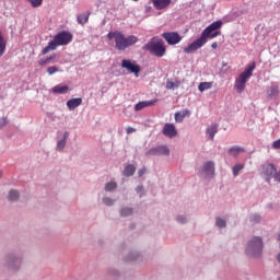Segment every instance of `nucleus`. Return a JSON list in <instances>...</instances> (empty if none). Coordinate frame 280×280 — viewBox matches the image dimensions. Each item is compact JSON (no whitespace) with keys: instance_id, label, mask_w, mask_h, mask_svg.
Segmentation results:
<instances>
[{"instance_id":"obj_26","label":"nucleus","mask_w":280,"mask_h":280,"mask_svg":"<svg viewBox=\"0 0 280 280\" xmlns=\"http://www.w3.org/2000/svg\"><path fill=\"white\" fill-rule=\"evenodd\" d=\"M178 86H180V81H166V89H168V91H174V89H178Z\"/></svg>"},{"instance_id":"obj_44","label":"nucleus","mask_w":280,"mask_h":280,"mask_svg":"<svg viewBox=\"0 0 280 280\" xmlns=\"http://www.w3.org/2000/svg\"><path fill=\"white\" fill-rule=\"evenodd\" d=\"M211 47L212 49H218V42L212 43Z\"/></svg>"},{"instance_id":"obj_34","label":"nucleus","mask_w":280,"mask_h":280,"mask_svg":"<svg viewBox=\"0 0 280 280\" xmlns=\"http://www.w3.org/2000/svg\"><path fill=\"white\" fill-rule=\"evenodd\" d=\"M119 31H115V32H109L108 34H107V38H109V39H115V40H117V36H119Z\"/></svg>"},{"instance_id":"obj_39","label":"nucleus","mask_w":280,"mask_h":280,"mask_svg":"<svg viewBox=\"0 0 280 280\" xmlns=\"http://www.w3.org/2000/svg\"><path fill=\"white\" fill-rule=\"evenodd\" d=\"M5 124H8V119L2 118V119L0 120V128H3V126H5Z\"/></svg>"},{"instance_id":"obj_43","label":"nucleus","mask_w":280,"mask_h":280,"mask_svg":"<svg viewBox=\"0 0 280 280\" xmlns=\"http://www.w3.org/2000/svg\"><path fill=\"white\" fill-rule=\"evenodd\" d=\"M259 215H253L252 217V220L254 221V222H259Z\"/></svg>"},{"instance_id":"obj_25","label":"nucleus","mask_w":280,"mask_h":280,"mask_svg":"<svg viewBox=\"0 0 280 280\" xmlns=\"http://www.w3.org/2000/svg\"><path fill=\"white\" fill-rule=\"evenodd\" d=\"M135 172H137V168L135 167V165L129 164L125 167L124 175L127 176V177L128 176H133Z\"/></svg>"},{"instance_id":"obj_27","label":"nucleus","mask_w":280,"mask_h":280,"mask_svg":"<svg viewBox=\"0 0 280 280\" xmlns=\"http://www.w3.org/2000/svg\"><path fill=\"white\" fill-rule=\"evenodd\" d=\"M56 58V55H51L50 57L46 58V59H40L38 61V65L40 67H46V65H49V62H51V60H54Z\"/></svg>"},{"instance_id":"obj_42","label":"nucleus","mask_w":280,"mask_h":280,"mask_svg":"<svg viewBox=\"0 0 280 280\" xmlns=\"http://www.w3.org/2000/svg\"><path fill=\"white\" fill-rule=\"evenodd\" d=\"M273 178H275L278 183H280V171L275 174Z\"/></svg>"},{"instance_id":"obj_2","label":"nucleus","mask_w":280,"mask_h":280,"mask_svg":"<svg viewBox=\"0 0 280 280\" xmlns=\"http://www.w3.org/2000/svg\"><path fill=\"white\" fill-rule=\"evenodd\" d=\"M143 51H149L152 56L156 58H163L165 56L167 48H165V42L159 36L152 37L143 47Z\"/></svg>"},{"instance_id":"obj_33","label":"nucleus","mask_w":280,"mask_h":280,"mask_svg":"<svg viewBox=\"0 0 280 280\" xmlns=\"http://www.w3.org/2000/svg\"><path fill=\"white\" fill-rule=\"evenodd\" d=\"M215 224L219 226V229H224V226H226V221H224V219L218 218Z\"/></svg>"},{"instance_id":"obj_4","label":"nucleus","mask_w":280,"mask_h":280,"mask_svg":"<svg viewBox=\"0 0 280 280\" xmlns=\"http://www.w3.org/2000/svg\"><path fill=\"white\" fill-rule=\"evenodd\" d=\"M256 63L252 62L246 67V69L236 78L234 83V89L236 93H244L246 90V82H248V78L253 75V71H255Z\"/></svg>"},{"instance_id":"obj_20","label":"nucleus","mask_w":280,"mask_h":280,"mask_svg":"<svg viewBox=\"0 0 280 280\" xmlns=\"http://www.w3.org/2000/svg\"><path fill=\"white\" fill-rule=\"evenodd\" d=\"M207 135H209L211 141H213L215 135H218V124H212L210 127H208Z\"/></svg>"},{"instance_id":"obj_40","label":"nucleus","mask_w":280,"mask_h":280,"mask_svg":"<svg viewBox=\"0 0 280 280\" xmlns=\"http://www.w3.org/2000/svg\"><path fill=\"white\" fill-rule=\"evenodd\" d=\"M145 172H147L145 167L139 170L138 171V176H140V177L143 176V174H145Z\"/></svg>"},{"instance_id":"obj_17","label":"nucleus","mask_w":280,"mask_h":280,"mask_svg":"<svg viewBox=\"0 0 280 280\" xmlns=\"http://www.w3.org/2000/svg\"><path fill=\"white\" fill-rule=\"evenodd\" d=\"M81 104H82V97L71 98L67 102V106L69 110H75V108H78V106H81Z\"/></svg>"},{"instance_id":"obj_19","label":"nucleus","mask_w":280,"mask_h":280,"mask_svg":"<svg viewBox=\"0 0 280 280\" xmlns=\"http://www.w3.org/2000/svg\"><path fill=\"white\" fill-rule=\"evenodd\" d=\"M8 47V40L3 37V32L0 30V58L5 54V48Z\"/></svg>"},{"instance_id":"obj_13","label":"nucleus","mask_w":280,"mask_h":280,"mask_svg":"<svg viewBox=\"0 0 280 280\" xmlns=\"http://www.w3.org/2000/svg\"><path fill=\"white\" fill-rule=\"evenodd\" d=\"M279 95V84L276 82H271V85L267 90V97L272 100Z\"/></svg>"},{"instance_id":"obj_31","label":"nucleus","mask_w":280,"mask_h":280,"mask_svg":"<svg viewBox=\"0 0 280 280\" xmlns=\"http://www.w3.org/2000/svg\"><path fill=\"white\" fill-rule=\"evenodd\" d=\"M244 167V164H236L233 167V176H238L240 172H242V168Z\"/></svg>"},{"instance_id":"obj_35","label":"nucleus","mask_w":280,"mask_h":280,"mask_svg":"<svg viewBox=\"0 0 280 280\" xmlns=\"http://www.w3.org/2000/svg\"><path fill=\"white\" fill-rule=\"evenodd\" d=\"M48 75H54V73H58V68L56 66H51L47 68Z\"/></svg>"},{"instance_id":"obj_10","label":"nucleus","mask_w":280,"mask_h":280,"mask_svg":"<svg viewBox=\"0 0 280 280\" xmlns=\"http://www.w3.org/2000/svg\"><path fill=\"white\" fill-rule=\"evenodd\" d=\"M201 174H203L206 178H209V176L212 177L215 174V164L211 161L203 164Z\"/></svg>"},{"instance_id":"obj_21","label":"nucleus","mask_w":280,"mask_h":280,"mask_svg":"<svg viewBox=\"0 0 280 280\" xmlns=\"http://www.w3.org/2000/svg\"><path fill=\"white\" fill-rule=\"evenodd\" d=\"M69 92V86L67 85H56L52 88V93H57L59 95H65V93Z\"/></svg>"},{"instance_id":"obj_6","label":"nucleus","mask_w":280,"mask_h":280,"mask_svg":"<svg viewBox=\"0 0 280 280\" xmlns=\"http://www.w3.org/2000/svg\"><path fill=\"white\" fill-rule=\"evenodd\" d=\"M164 40H166L167 45H178L183 37L177 32H166L162 34Z\"/></svg>"},{"instance_id":"obj_29","label":"nucleus","mask_w":280,"mask_h":280,"mask_svg":"<svg viewBox=\"0 0 280 280\" xmlns=\"http://www.w3.org/2000/svg\"><path fill=\"white\" fill-rule=\"evenodd\" d=\"M8 198L11 202H14L19 198V192L16 190H10Z\"/></svg>"},{"instance_id":"obj_18","label":"nucleus","mask_w":280,"mask_h":280,"mask_svg":"<svg viewBox=\"0 0 280 280\" xmlns=\"http://www.w3.org/2000/svg\"><path fill=\"white\" fill-rule=\"evenodd\" d=\"M139 43V37L135 35H129L125 37V49H128V47H132V45H137Z\"/></svg>"},{"instance_id":"obj_41","label":"nucleus","mask_w":280,"mask_h":280,"mask_svg":"<svg viewBox=\"0 0 280 280\" xmlns=\"http://www.w3.org/2000/svg\"><path fill=\"white\" fill-rule=\"evenodd\" d=\"M135 131H136V129L132 127L127 128V135H132V132H135Z\"/></svg>"},{"instance_id":"obj_22","label":"nucleus","mask_w":280,"mask_h":280,"mask_svg":"<svg viewBox=\"0 0 280 280\" xmlns=\"http://www.w3.org/2000/svg\"><path fill=\"white\" fill-rule=\"evenodd\" d=\"M242 152H245L244 148L237 147V145H234V147L230 148V150H229V154H231V156H235V158H237L240 154H242Z\"/></svg>"},{"instance_id":"obj_37","label":"nucleus","mask_w":280,"mask_h":280,"mask_svg":"<svg viewBox=\"0 0 280 280\" xmlns=\"http://www.w3.org/2000/svg\"><path fill=\"white\" fill-rule=\"evenodd\" d=\"M103 202H104V205H106V207H113L115 201L108 197H105V198H103Z\"/></svg>"},{"instance_id":"obj_14","label":"nucleus","mask_w":280,"mask_h":280,"mask_svg":"<svg viewBox=\"0 0 280 280\" xmlns=\"http://www.w3.org/2000/svg\"><path fill=\"white\" fill-rule=\"evenodd\" d=\"M159 100H151V101H142L135 105V110H143V108H148L150 106H154Z\"/></svg>"},{"instance_id":"obj_9","label":"nucleus","mask_w":280,"mask_h":280,"mask_svg":"<svg viewBox=\"0 0 280 280\" xmlns=\"http://www.w3.org/2000/svg\"><path fill=\"white\" fill-rule=\"evenodd\" d=\"M262 174L266 176L267 182L270 183V178H275V174H277L275 164H265L262 166Z\"/></svg>"},{"instance_id":"obj_15","label":"nucleus","mask_w":280,"mask_h":280,"mask_svg":"<svg viewBox=\"0 0 280 280\" xmlns=\"http://www.w3.org/2000/svg\"><path fill=\"white\" fill-rule=\"evenodd\" d=\"M155 10H165L172 4V0H152Z\"/></svg>"},{"instance_id":"obj_3","label":"nucleus","mask_w":280,"mask_h":280,"mask_svg":"<svg viewBox=\"0 0 280 280\" xmlns=\"http://www.w3.org/2000/svg\"><path fill=\"white\" fill-rule=\"evenodd\" d=\"M71 40H73V35L69 32L62 31L48 43V45L42 50V54L45 56L46 54H49V51L56 50L59 46L69 45Z\"/></svg>"},{"instance_id":"obj_1","label":"nucleus","mask_w":280,"mask_h":280,"mask_svg":"<svg viewBox=\"0 0 280 280\" xmlns=\"http://www.w3.org/2000/svg\"><path fill=\"white\" fill-rule=\"evenodd\" d=\"M222 27V21H215L210 24L207 28H205L201 33V36L189 44L186 48H184V54H194V51H198L200 47H203L207 44V38H218L222 32L218 31Z\"/></svg>"},{"instance_id":"obj_5","label":"nucleus","mask_w":280,"mask_h":280,"mask_svg":"<svg viewBox=\"0 0 280 280\" xmlns=\"http://www.w3.org/2000/svg\"><path fill=\"white\" fill-rule=\"evenodd\" d=\"M264 250V241L259 236H255L248 242L245 253L248 257H259Z\"/></svg>"},{"instance_id":"obj_48","label":"nucleus","mask_w":280,"mask_h":280,"mask_svg":"<svg viewBox=\"0 0 280 280\" xmlns=\"http://www.w3.org/2000/svg\"><path fill=\"white\" fill-rule=\"evenodd\" d=\"M1 176H3V173H2V172H0V178H1Z\"/></svg>"},{"instance_id":"obj_8","label":"nucleus","mask_w":280,"mask_h":280,"mask_svg":"<svg viewBox=\"0 0 280 280\" xmlns=\"http://www.w3.org/2000/svg\"><path fill=\"white\" fill-rule=\"evenodd\" d=\"M122 69H127V71H130V73H135L136 78H139V73L141 71V67L139 65H136L131 60L124 59L121 61Z\"/></svg>"},{"instance_id":"obj_38","label":"nucleus","mask_w":280,"mask_h":280,"mask_svg":"<svg viewBox=\"0 0 280 280\" xmlns=\"http://www.w3.org/2000/svg\"><path fill=\"white\" fill-rule=\"evenodd\" d=\"M177 222H179V224H185V222H187V219H185V217H177Z\"/></svg>"},{"instance_id":"obj_46","label":"nucleus","mask_w":280,"mask_h":280,"mask_svg":"<svg viewBox=\"0 0 280 280\" xmlns=\"http://www.w3.org/2000/svg\"><path fill=\"white\" fill-rule=\"evenodd\" d=\"M69 137V132L68 131H66L65 133H63V139H65V141H67V138Z\"/></svg>"},{"instance_id":"obj_16","label":"nucleus","mask_w":280,"mask_h":280,"mask_svg":"<svg viewBox=\"0 0 280 280\" xmlns=\"http://www.w3.org/2000/svg\"><path fill=\"white\" fill-rule=\"evenodd\" d=\"M189 115H191V112H189V109H184L182 112H176L175 113L176 124H183V119H185L186 117H189Z\"/></svg>"},{"instance_id":"obj_30","label":"nucleus","mask_w":280,"mask_h":280,"mask_svg":"<svg viewBox=\"0 0 280 280\" xmlns=\"http://www.w3.org/2000/svg\"><path fill=\"white\" fill-rule=\"evenodd\" d=\"M120 215L127 218V215H132V208H124L120 210Z\"/></svg>"},{"instance_id":"obj_32","label":"nucleus","mask_w":280,"mask_h":280,"mask_svg":"<svg viewBox=\"0 0 280 280\" xmlns=\"http://www.w3.org/2000/svg\"><path fill=\"white\" fill-rule=\"evenodd\" d=\"M28 2L32 8H40V5H43V0H28Z\"/></svg>"},{"instance_id":"obj_23","label":"nucleus","mask_w":280,"mask_h":280,"mask_svg":"<svg viewBox=\"0 0 280 280\" xmlns=\"http://www.w3.org/2000/svg\"><path fill=\"white\" fill-rule=\"evenodd\" d=\"M89 16H91V13L79 14L77 16L79 25H86V23H89Z\"/></svg>"},{"instance_id":"obj_47","label":"nucleus","mask_w":280,"mask_h":280,"mask_svg":"<svg viewBox=\"0 0 280 280\" xmlns=\"http://www.w3.org/2000/svg\"><path fill=\"white\" fill-rule=\"evenodd\" d=\"M147 10H152V7H148Z\"/></svg>"},{"instance_id":"obj_28","label":"nucleus","mask_w":280,"mask_h":280,"mask_svg":"<svg viewBox=\"0 0 280 280\" xmlns=\"http://www.w3.org/2000/svg\"><path fill=\"white\" fill-rule=\"evenodd\" d=\"M114 189H117V183L109 182L105 185V191H113Z\"/></svg>"},{"instance_id":"obj_36","label":"nucleus","mask_w":280,"mask_h":280,"mask_svg":"<svg viewBox=\"0 0 280 280\" xmlns=\"http://www.w3.org/2000/svg\"><path fill=\"white\" fill-rule=\"evenodd\" d=\"M65 145H67V140L62 139L57 142V150H65Z\"/></svg>"},{"instance_id":"obj_11","label":"nucleus","mask_w":280,"mask_h":280,"mask_svg":"<svg viewBox=\"0 0 280 280\" xmlns=\"http://www.w3.org/2000/svg\"><path fill=\"white\" fill-rule=\"evenodd\" d=\"M163 135L165 137H170V139H173V137H176V135H178L176 126H174V124H165L163 128Z\"/></svg>"},{"instance_id":"obj_45","label":"nucleus","mask_w":280,"mask_h":280,"mask_svg":"<svg viewBox=\"0 0 280 280\" xmlns=\"http://www.w3.org/2000/svg\"><path fill=\"white\" fill-rule=\"evenodd\" d=\"M137 191H138V194L141 192V191H143V186H138V187H137Z\"/></svg>"},{"instance_id":"obj_24","label":"nucleus","mask_w":280,"mask_h":280,"mask_svg":"<svg viewBox=\"0 0 280 280\" xmlns=\"http://www.w3.org/2000/svg\"><path fill=\"white\" fill-rule=\"evenodd\" d=\"M209 89H213V82H201L198 85L200 93H205V91H209Z\"/></svg>"},{"instance_id":"obj_12","label":"nucleus","mask_w":280,"mask_h":280,"mask_svg":"<svg viewBox=\"0 0 280 280\" xmlns=\"http://www.w3.org/2000/svg\"><path fill=\"white\" fill-rule=\"evenodd\" d=\"M115 48L118 51H124L126 49V36L120 33H118V36L115 40Z\"/></svg>"},{"instance_id":"obj_7","label":"nucleus","mask_w":280,"mask_h":280,"mask_svg":"<svg viewBox=\"0 0 280 280\" xmlns=\"http://www.w3.org/2000/svg\"><path fill=\"white\" fill-rule=\"evenodd\" d=\"M147 156H170V148L165 145L152 148L147 152Z\"/></svg>"}]
</instances>
